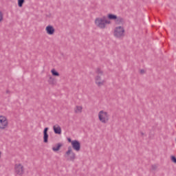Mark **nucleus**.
Returning <instances> with one entry per match:
<instances>
[{"mask_svg":"<svg viewBox=\"0 0 176 176\" xmlns=\"http://www.w3.org/2000/svg\"><path fill=\"white\" fill-rule=\"evenodd\" d=\"M95 24L98 28L104 30L107 26V24H111V21L107 19V16H103L102 18H96L95 20Z\"/></svg>","mask_w":176,"mask_h":176,"instance_id":"nucleus-1","label":"nucleus"},{"mask_svg":"<svg viewBox=\"0 0 176 176\" xmlns=\"http://www.w3.org/2000/svg\"><path fill=\"white\" fill-rule=\"evenodd\" d=\"M98 116L100 122H101V123H103V124H106L107 122H109V113L104 110H101L100 111H99Z\"/></svg>","mask_w":176,"mask_h":176,"instance_id":"nucleus-2","label":"nucleus"},{"mask_svg":"<svg viewBox=\"0 0 176 176\" xmlns=\"http://www.w3.org/2000/svg\"><path fill=\"white\" fill-rule=\"evenodd\" d=\"M65 157L67 162H75V159H76V154L72 151V146L68 147V150L65 154Z\"/></svg>","mask_w":176,"mask_h":176,"instance_id":"nucleus-3","label":"nucleus"},{"mask_svg":"<svg viewBox=\"0 0 176 176\" xmlns=\"http://www.w3.org/2000/svg\"><path fill=\"white\" fill-rule=\"evenodd\" d=\"M113 34L116 38H123L124 36V28L122 26L116 27Z\"/></svg>","mask_w":176,"mask_h":176,"instance_id":"nucleus-4","label":"nucleus"},{"mask_svg":"<svg viewBox=\"0 0 176 176\" xmlns=\"http://www.w3.org/2000/svg\"><path fill=\"white\" fill-rule=\"evenodd\" d=\"M9 126L8 118L6 116H0V130H5Z\"/></svg>","mask_w":176,"mask_h":176,"instance_id":"nucleus-5","label":"nucleus"},{"mask_svg":"<svg viewBox=\"0 0 176 176\" xmlns=\"http://www.w3.org/2000/svg\"><path fill=\"white\" fill-rule=\"evenodd\" d=\"M14 170L17 175H23L24 174V166L21 164H15Z\"/></svg>","mask_w":176,"mask_h":176,"instance_id":"nucleus-6","label":"nucleus"},{"mask_svg":"<svg viewBox=\"0 0 176 176\" xmlns=\"http://www.w3.org/2000/svg\"><path fill=\"white\" fill-rule=\"evenodd\" d=\"M72 146L76 152H79V151H80V142L78 140H72Z\"/></svg>","mask_w":176,"mask_h":176,"instance_id":"nucleus-7","label":"nucleus"},{"mask_svg":"<svg viewBox=\"0 0 176 176\" xmlns=\"http://www.w3.org/2000/svg\"><path fill=\"white\" fill-rule=\"evenodd\" d=\"M95 83L100 87V86H103L104 83H105V80H102L101 76L98 75L95 78Z\"/></svg>","mask_w":176,"mask_h":176,"instance_id":"nucleus-8","label":"nucleus"},{"mask_svg":"<svg viewBox=\"0 0 176 176\" xmlns=\"http://www.w3.org/2000/svg\"><path fill=\"white\" fill-rule=\"evenodd\" d=\"M47 131H49V128H45L43 131V142L45 144L49 142V134H47Z\"/></svg>","mask_w":176,"mask_h":176,"instance_id":"nucleus-9","label":"nucleus"},{"mask_svg":"<svg viewBox=\"0 0 176 176\" xmlns=\"http://www.w3.org/2000/svg\"><path fill=\"white\" fill-rule=\"evenodd\" d=\"M45 31L48 35H53L54 34V28L49 25L45 28Z\"/></svg>","mask_w":176,"mask_h":176,"instance_id":"nucleus-10","label":"nucleus"},{"mask_svg":"<svg viewBox=\"0 0 176 176\" xmlns=\"http://www.w3.org/2000/svg\"><path fill=\"white\" fill-rule=\"evenodd\" d=\"M53 130L55 134H61V126H60V125H54L53 126Z\"/></svg>","mask_w":176,"mask_h":176,"instance_id":"nucleus-11","label":"nucleus"},{"mask_svg":"<svg viewBox=\"0 0 176 176\" xmlns=\"http://www.w3.org/2000/svg\"><path fill=\"white\" fill-rule=\"evenodd\" d=\"M83 109V107L82 106H76L74 108V112L75 113H82V111Z\"/></svg>","mask_w":176,"mask_h":176,"instance_id":"nucleus-12","label":"nucleus"},{"mask_svg":"<svg viewBox=\"0 0 176 176\" xmlns=\"http://www.w3.org/2000/svg\"><path fill=\"white\" fill-rule=\"evenodd\" d=\"M116 24H122L123 23V18L121 16H117L115 21Z\"/></svg>","mask_w":176,"mask_h":176,"instance_id":"nucleus-13","label":"nucleus"},{"mask_svg":"<svg viewBox=\"0 0 176 176\" xmlns=\"http://www.w3.org/2000/svg\"><path fill=\"white\" fill-rule=\"evenodd\" d=\"M108 19L109 20H116V19H118V16L113 14H108Z\"/></svg>","mask_w":176,"mask_h":176,"instance_id":"nucleus-14","label":"nucleus"},{"mask_svg":"<svg viewBox=\"0 0 176 176\" xmlns=\"http://www.w3.org/2000/svg\"><path fill=\"white\" fill-rule=\"evenodd\" d=\"M62 146L61 144L58 143L56 147H52V151H54V152H57V151H60Z\"/></svg>","mask_w":176,"mask_h":176,"instance_id":"nucleus-15","label":"nucleus"},{"mask_svg":"<svg viewBox=\"0 0 176 176\" xmlns=\"http://www.w3.org/2000/svg\"><path fill=\"white\" fill-rule=\"evenodd\" d=\"M51 72L53 76H60V74L56 71V69H53L51 70Z\"/></svg>","mask_w":176,"mask_h":176,"instance_id":"nucleus-16","label":"nucleus"},{"mask_svg":"<svg viewBox=\"0 0 176 176\" xmlns=\"http://www.w3.org/2000/svg\"><path fill=\"white\" fill-rule=\"evenodd\" d=\"M23 3H24V0H18V6H19V8L23 6Z\"/></svg>","mask_w":176,"mask_h":176,"instance_id":"nucleus-17","label":"nucleus"},{"mask_svg":"<svg viewBox=\"0 0 176 176\" xmlns=\"http://www.w3.org/2000/svg\"><path fill=\"white\" fill-rule=\"evenodd\" d=\"M96 74H98V75H99V76H101V75H102L103 72H102L101 69L98 68L96 69Z\"/></svg>","mask_w":176,"mask_h":176,"instance_id":"nucleus-18","label":"nucleus"},{"mask_svg":"<svg viewBox=\"0 0 176 176\" xmlns=\"http://www.w3.org/2000/svg\"><path fill=\"white\" fill-rule=\"evenodd\" d=\"M1 21H3V14L0 11V23H1Z\"/></svg>","mask_w":176,"mask_h":176,"instance_id":"nucleus-19","label":"nucleus"},{"mask_svg":"<svg viewBox=\"0 0 176 176\" xmlns=\"http://www.w3.org/2000/svg\"><path fill=\"white\" fill-rule=\"evenodd\" d=\"M171 160L173 163H176V157L175 156H171Z\"/></svg>","mask_w":176,"mask_h":176,"instance_id":"nucleus-20","label":"nucleus"},{"mask_svg":"<svg viewBox=\"0 0 176 176\" xmlns=\"http://www.w3.org/2000/svg\"><path fill=\"white\" fill-rule=\"evenodd\" d=\"M151 168H152V170H156V168H157V166H156V165H152V166H151Z\"/></svg>","mask_w":176,"mask_h":176,"instance_id":"nucleus-21","label":"nucleus"},{"mask_svg":"<svg viewBox=\"0 0 176 176\" xmlns=\"http://www.w3.org/2000/svg\"><path fill=\"white\" fill-rule=\"evenodd\" d=\"M67 141L68 142H71V144H72V140H71V138H68Z\"/></svg>","mask_w":176,"mask_h":176,"instance_id":"nucleus-22","label":"nucleus"},{"mask_svg":"<svg viewBox=\"0 0 176 176\" xmlns=\"http://www.w3.org/2000/svg\"><path fill=\"white\" fill-rule=\"evenodd\" d=\"M140 74H145V70L141 69L140 70Z\"/></svg>","mask_w":176,"mask_h":176,"instance_id":"nucleus-23","label":"nucleus"},{"mask_svg":"<svg viewBox=\"0 0 176 176\" xmlns=\"http://www.w3.org/2000/svg\"><path fill=\"white\" fill-rule=\"evenodd\" d=\"M50 80H53V78L52 77H50Z\"/></svg>","mask_w":176,"mask_h":176,"instance_id":"nucleus-24","label":"nucleus"},{"mask_svg":"<svg viewBox=\"0 0 176 176\" xmlns=\"http://www.w3.org/2000/svg\"><path fill=\"white\" fill-rule=\"evenodd\" d=\"M141 135H144V132L140 133Z\"/></svg>","mask_w":176,"mask_h":176,"instance_id":"nucleus-25","label":"nucleus"},{"mask_svg":"<svg viewBox=\"0 0 176 176\" xmlns=\"http://www.w3.org/2000/svg\"><path fill=\"white\" fill-rule=\"evenodd\" d=\"M1 151H0V158H1Z\"/></svg>","mask_w":176,"mask_h":176,"instance_id":"nucleus-26","label":"nucleus"}]
</instances>
